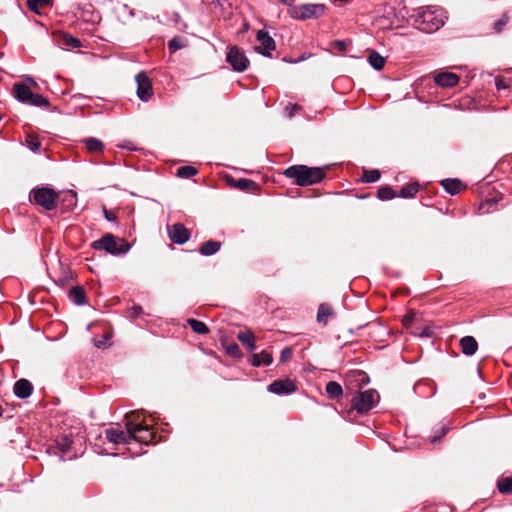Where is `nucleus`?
<instances>
[{
	"instance_id": "1",
	"label": "nucleus",
	"mask_w": 512,
	"mask_h": 512,
	"mask_svg": "<svg viewBox=\"0 0 512 512\" xmlns=\"http://www.w3.org/2000/svg\"><path fill=\"white\" fill-rule=\"evenodd\" d=\"M283 175L298 186H310L320 183L325 178L326 167L292 165L284 170Z\"/></svg>"
},
{
	"instance_id": "2",
	"label": "nucleus",
	"mask_w": 512,
	"mask_h": 512,
	"mask_svg": "<svg viewBox=\"0 0 512 512\" xmlns=\"http://www.w3.org/2000/svg\"><path fill=\"white\" fill-rule=\"evenodd\" d=\"M446 19L445 11L442 8L428 6L419 9L414 18V25L425 33H432L442 27Z\"/></svg>"
},
{
	"instance_id": "3",
	"label": "nucleus",
	"mask_w": 512,
	"mask_h": 512,
	"mask_svg": "<svg viewBox=\"0 0 512 512\" xmlns=\"http://www.w3.org/2000/svg\"><path fill=\"white\" fill-rule=\"evenodd\" d=\"M91 247L94 250H103L114 256L124 255L130 250V245L126 240L117 238L110 233L105 234L100 239L92 242Z\"/></svg>"
},
{
	"instance_id": "4",
	"label": "nucleus",
	"mask_w": 512,
	"mask_h": 512,
	"mask_svg": "<svg viewBox=\"0 0 512 512\" xmlns=\"http://www.w3.org/2000/svg\"><path fill=\"white\" fill-rule=\"evenodd\" d=\"M55 445L63 460H71L83 453V440L81 437L72 438L63 434L55 440Z\"/></svg>"
},
{
	"instance_id": "5",
	"label": "nucleus",
	"mask_w": 512,
	"mask_h": 512,
	"mask_svg": "<svg viewBox=\"0 0 512 512\" xmlns=\"http://www.w3.org/2000/svg\"><path fill=\"white\" fill-rule=\"evenodd\" d=\"M13 96L24 104L35 107H48L49 100L40 94L33 93L24 83H15L12 88Z\"/></svg>"
},
{
	"instance_id": "6",
	"label": "nucleus",
	"mask_w": 512,
	"mask_h": 512,
	"mask_svg": "<svg viewBox=\"0 0 512 512\" xmlns=\"http://www.w3.org/2000/svg\"><path fill=\"white\" fill-rule=\"evenodd\" d=\"M58 198V193L50 187H36L30 192V200L47 211L56 208Z\"/></svg>"
},
{
	"instance_id": "7",
	"label": "nucleus",
	"mask_w": 512,
	"mask_h": 512,
	"mask_svg": "<svg viewBox=\"0 0 512 512\" xmlns=\"http://www.w3.org/2000/svg\"><path fill=\"white\" fill-rule=\"evenodd\" d=\"M126 427L130 431L131 442L148 445L155 437L154 431L147 424L128 420Z\"/></svg>"
},
{
	"instance_id": "8",
	"label": "nucleus",
	"mask_w": 512,
	"mask_h": 512,
	"mask_svg": "<svg viewBox=\"0 0 512 512\" xmlns=\"http://www.w3.org/2000/svg\"><path fill=\"white\" fill-rule=\"evenodd\" d=\"M325 9L326 6L324 4H303L294 6L290 10V15L297 20L318 18L325 13Z\"/></svg>"
},
{
	"instance_id": "9",
	"label": "nucleus",
	"mask_w": 512,
	"mask_h": 512,
	"mask_svg": "<svg viewBox=\"0 0 512 512\" xmlns=\"http://www.w3.org/2000/svg\"><path fill=\"white\" fill-rule=\"evenodd\" d=\"M375 390L359 392L352 398V406L358 413H365L371 410L378 399Z\"/></svg>"
},
{
	"instance_id": "10",
	"label": "nucleus",
	"mask_w": 512,
	"mask_h": 512,
	"mask_svg": "<svg viewBox=\"0 0 512 512\" xmlns=\"http://www.w3.org/2000/svg\"><path fill=\"white\" fill-rule=\"evenodd\" d=\"M226 60L232 66L233 70L237 72L245 71L249 65V59L237 46H232L228 49Z\"/></svg>"
},
{
	"instance_id": "11",
	"label": "nucleus",
	"mask_w": 512,
	"mask_h": 512,
	"mask_svg": "<svg viewBox=\"0 0 512 512\" xmlns=\"http://www.w3.org/2000/svg\"><path fill=\"white\" fill-rule=\"evenodd\" d=\"M105 438L113 444H131V435L130 431L126 428V431L121 429L120 427L117 428H108L105 430Z\"/></svg>"
},
{
	"instance_id": "12",
	"label": "nucleus",
	"mask_w": 512,
	"mask_h": 512,
	"mask_svg": "<svg viewBox=\"0 0 512 512\" xmlns=\"http://www.w3.org/2000/svg\"><path fill=\"white\" fill-rule=\"evenodd\" d=\"M257 41L260 43V46L256 48V51L264 56H271V51L275 50L276 43L269 33L265 30H259Z\"/></svg>"
},
{
	"instance_id": "13",
	"label": "nucleus",
	"mask_w": 512,
	"mask_h": 512,
	"mask_svg": "<svg viewBox=\"0 0 512 512\" xmlns=\"http://www.w3.org/2000/svg\"><path fill=\"white\" fill-rule=\"evenodd\" d=\"M137 82V96L142 101H148L152 94V84L149 78L144 73H139L136 75Z\"/></svg>"
},
{
	"instance_id": "14",
	"label": "nucleus",
	"mask_w": 512,
	"mask_h": 512,
	"mask_svg": "<svg viewBox=\"0 0 512 512\" xmlns=\"http://www.w3.org/2000/svg\"><path fill=\"white\" fill-rule=\"evenodd\" d=\"M169 238L178 245L186 243L190 238V231L181 223H175L168 228Z\"/></svg>"
},
{
	"instance_id": "15",
	"label": "nucleus",
	"mask_w": 512,
	"mask_h": 512,
	"mask_svg": "<svg viewBox=\"0 0 512 512\" xmlns=\"http://www.w3.org/2000/svg\"><path fill=\"white\" fill-rule=\"evenodd\" d=\"M268 391L277 394H291L296 391V384L290 379L275 380L268 386Z\"/></svg>"
},
{
	"instance_id": "16",
	"label": "nucleus",
	"mask_w": 512,
	"mask_h": 512,
	"mask_svg": "<svg viewBox=\"0 0 512 512\" xmlns=\"http://www.w3.org/2000/svg\"><path fill=\"white\" fill-rule=\"evenodd\" d=\"M459 79V76L452 72H440L434 78L435 83L441 87H454Z\"/></svg>"
},
{
	"instance_id": "17",
	"label": "nucleus",
	"mask_w": 512,
	"mask_h": 512,
	"mask_svg": "<svg viewBox=\"0 0 512 512\" xmlns=\"http://www.w3.org/2000/svg\"><path fill=\"white\" fill-rule=\"evenodd\" d=\"M33 392V385L27 379H20L14 384V393L20 399L28 398Z\"/></svg>"
},
{
	"instance_id": "18",
	"label": "nucleus",
	"mask_w": 512,
	"mask_h": 512,
	"mask_svg": "<svg viewBox=\"0 0 512 512\" xmlns=\"http://www.w3.org/2000/svg\"><path fill=\"white\" fill-rule=\"evenodd\" d=\"M461 352L466 356H472L478 349V343L473 336H464L459 341Z\"/></svg>"
},
{
	"instance_id": "19",
	"label": "nucleus",
	"mask_w": 512,
	"mask_h": 512,
	"mask_svg": "<svg viewBox=\"0 0 512 512\" xmlns=\"http://www.w3.org/2000/svg\"><path fill=\"white\" fill-rule=\"evenodd\" d=\"M237 339L246 347L249 352H253L256 349V338L253 332L250 330L240 331L237 335Z\"/></svg>"
},
{
	"instance_id": "20",
	"label": "nucleus",
	"mask_w": 512,
	"mask_h": 512,
	"mask_svg": "<svg viewBox=\"0 0 512 512\" xmlns=\"http://www.w3.org/2000/svg\"><path fill=\"white\" fill-rule=\"evenodd\" d=\"M273 361V357L270 353L263 350L260 353H255L252 356L251 364L254 367L269 366Z\"/></svg>"
},
{
	"instance_id": "21",
	"label": "nucleus",
	"mask_w": 512,
	"mask_h": 512,
	"mask_svg": "<svg viewBox=\"0 0 512 512\" xmlns=\"http://www.w3.org/2000/svg\"><path fill=\"white\" fill-rule=\"evenodd\" d=\"M221 248V242L215 241V240H209L205 243H203L200 248L199 252L203 256H211L216 254Z\"/></svg>"
},
{
	"instance_id": "22",
	"label": "nucleus",
	"mask_w": 512,
	"mask_h": 512,
	"mask_svg": "<svg viewBox=\"0 0 512 512\" xmlns=\"http://www.w3.org/2000/svg\"><path fill=\"white\" fill-rule=\"evenodd\" d=\"M441 185L451 195H456L463 187L462 182L458 179H444L441 181Z\"/></svg>"
},
{
	"instance_id": "23",
	"label": "nucleus",
	"mask_w": 512,
	"mask_h": 512,
	"mask_svg": "<svg viewBox=\"0 0 512 512\" xmlns=\"http://www.w3.org/2000/svg\"><path fill=\"white\" fill-rule=\"evenodd\" d=\"M69 299L77 305H83L86 300V292L84 288L81 286L72 287L69 291Z\"/></svg>"
},
{
	"instance_id": "24",
	"label": "nucleus",
	"mask_w": 512,
	"mask_h": 512,
	"mask_svg": "<svg viewBox=\"0 0 512 512\" xmlns=\"http://www.w3.org/2000/svg\"><path fill=\"white\" fill-rule=\"evenodd\" d=\"M333 315V309L329 304H320L317 312V321L323 325H326L329 317Z\"/></svg>"
},
{
	"instance_id": "25",
	"label": "nucleus",
	"mask_w": 512,
	"mask_h": 512,
	"mask_svg": "<svg viewBox=\"0 0 512 512\" xmlns=\"http://www.w3.org/2000/svg\"><path fill=\"white\" fill-rule=\"evenodd\" d=\"M368 62L375 70L380 71L384 68L386 60L378 52L371 51L368 56Z\"/></svg>"
},
{
	"instance_id": "26",
	"label": "nucleus",
	"mask_w": 512,
	"mask_h": 512,
	"mask_svg": "<svg viewBox=\"0 0 512 512\" xmlns=\"http://www.w3.org/2000/svg\"><path fill=\"white\" fill-rule=\"evenodd\" d=\"M419 191V184L417 182H411L404 187H402L399 191V194L397 196H400L402 198H412L414 197L417 192Z\"/></svg>"
},
{
	"instance_id": "27",
	"label": "nucleus",
	"mask_w": 512,
	"mask_h": 512,
	"mask_svg": "<svg viewBox=\"0 0 512 512\" xmlns=\"http://www.w3.org/2000/svg\"><path fill=\"white\" fill-rule=\"evenodd\" d=\"M326 393L330 399H337L343 394V389L338 382L330 381L326 384Z\"/></svg>"
},
{
	"instance_id": "28",
	"label": "nucleus",
	"mask_w": 512,
	"mask_h": 512,
	"mask_svg": "<svg viewBox=\"0 0 512 512\" xmlns=\"http://www.w3.org/2000/svg\"><path fill=\"white\" fill-rule=\"evenodd\" d=\"M83 142L89 152H101L104 149V144L97 138H86Z\"/></svg>"
},
{
	"instance_id": "29",
	"label": "nucleus",
	"mask_w": 512,
	"mask_h": 512,
	"mask_svg": "<svg viewBox=\"0 0 512 512\" xmlns=\"http://www.w3.org/2000/svg\"><path fill=\"white\" fill-rule=\"evenodd\" d=\"M188 324L189 326L191 327V329L197 333V334H207L209 332V329L207 327V325L200 321V320H197V319H188Z\"/></svg>"
},
{
	"instance_id": "30",
	"label": "nucleus",
	"mask_w": 512,
	"mask_h": 512,
	"mask_svg": "<svg viewBox=\"0 0 512 512\" xmlns=\"http://www.w3.org/2000/svg\"><path fill=\"white\" fill-rule=\"evenodd\" d=\"M497 487L500 493L509 494L512 492V477H504L498 480Z\"/></svg>"
},
{
	"instance_id": "31",
	"label": "nucleus",
	"mask_w": 512,
	"mask_h": 512,
	"mask_svg": "<svg viewBox=\"0 0 512 512\" xmlns=\"http://www.w3.org/2000/svg\"><path fill=\"white\" fill-rule=\"evenodd\" d=\"M197 173V168L190 165L181 166L177 169V176L181 178H191L195 176Z\"/></svg>"
},
{
	"instance_id": "32",
	"label": "nucleus",
	"mask_w": 512,
	"mask_h": 512,
	"mask_svg": "<svg viewBox=\"0 0 512 512\" xmlns=\"http://www.w3.org/2000/svg\"><path fill=\"white\" fill-rule=\"evenodd\" d=\"M396 196H397V194L395 193V191L392 188L387 187V186L381 187L377 191V197L383 201L393 199Z\"/></svg>"
},
{
	"instance_id": "33",
	"label": "nucleus",
	"mask_w": 512,
	"mask_h": 512,
	"mask_svg": "<svg viewBox=\"0 0 512 512\" xmlns=\"http://www.w3.org/2000/svg\"><path fill=\"white\" fill-rule=\"evenodd\" d=\"M28 7L33 12H38L40 8L50 6L52 0H28Z\"/></svg>"
},
{
	"instance_id": "34",
	"label": "nucleus",
	"mask_w": 512,
	"mask_h": 512,
	"mask_svg": "<svg viewBox=\"0 0 512 512\" xmlns=\"http://www.w3.org/2000/svg\"><path fill=\"white\" fill-rule=\"evenodd\" d=\"M62 42L64 45L70 48H80L82 46L81 41L78 38L68 33H64L62 35Z\"/></svg>"
},
{
	"instance_id": "35",
	"label": "nucleus",
	"mask_w": 512,
	"mask_h": 512,
	"mask_svg": "<svg viewBox=\"0 0 512 512\" xmlns=\"http://www.w3.org/2000/svg\"><path fill=\"white\" fill-rule=\"evenodd\" d=\"M380 179V172L377 169L364 170L362 180L366 183H374Z\"/></svg>"
},
{
	"instance_id": "36",
	"label": "nucleus",
	"mask_w": 512,
	"mask_h": 512,
	"mask_svg": "<svg viewBox=\"0 0 512 512\" xmlns=\"http://www.w3.org/2000/svg\"><path fill=\"white\" fill-rule=\"evenodd\" d=\"M254 185H255V182L253 180L246 179V178L238 179L235 182V187H237V188H239L240 190H243V191L249 190Z\"/></svg>"
},
{
	"instance_id": "37",
	"label": "nucleus",
	"mask_w": 512,
	"mask_h": 512,
	"mask_svg": "<svg viewBox=\"0 0 512 512\" xmlns=\"http://www.w3.org/2000/svg\"><path fill=\"white\" fill-rule=\"evenodd\" d=\"M184 46V41L182 37H174L168 44L169 50L171 53L176 52Z\"/></svg>"
},
{
	"instance_id": "38",
	"label": "nucleus",
	"mask_w": 512,
	"mask_h": 512,
	"mask_svg": "<svg viewBox=\"0 0 512 512\" xmlns=\"http://www.w3.org/2000/svg\"><path fill=\"white\" fill-rule=\"evenodd\" d=\"M27 146L29 149L33 152H36L40 149L41 143L39 142L37 137L34 136H28L26 139Z\"/></svg>"
},
{
	"instance_id": "39",
	"label": "nucleus",
	"mask_w": 512,
	"mask_h": 512,
	"mask_svg": "<svg viewBox=\"0 0 512 512\" xmlns=\"http://www.w3.org/2000/svg\"><path fill=\"white\" fill-rule=\"evenodd\" d=\"M331 48L338 52H345L347 49V43L343 40H335L331 43Z\"/></svg>"
},
{
	"instance_id": "40",
	"label": "nucleus",
	"mask_w": 512,
	"mask_h": 512,
	"mask_svg": "<svg viewBox=\"0 0 512 512\" xmlns=\"http://www.w3.org/2000/svg\"><path fill=\"white\" fill-rule=\"evenodd\" d=\"M226 352H227V354H229L230 356H233V357H238L241 355L240 348L236 343H232V344L228 345L226 348Z\"/></svg>"
},
{
	"instance_id": "41",
	"label": "nucleus",
	"mask_w": 512,
	"mask_h": 512,
	"mask_svg": "<svg viewBox=\"0 0 512 512\" xmlns=\"http://www.w3.org/2000/svg\"><path fill=\"white\" fill-rule=\"evenodd\" d=\"M508 22V16L507 15H503L498 21L495 22L494 24V29L497 33L501 32L504 28V26L507 24Z\"/></svg>"
},
{
	"instance_id": "42",
	"label": "nucleus",
	"mask_w": 512,
	"mask_h": 512,
	"mask_svg": "<svg viewBox=\"0 0 512 512\" xmlns=\"http://www.w3.org/2000/svg\"><path fill=\"white\" fill-rule=\"evenodd\" d=\"M495 85L498 91L507 89L509 87L507 81L503 77H496Z\"/></svg>"
},
{
	"instance_id": "43",
	"label": "nucleus",
	"mask_w": 512,
	"mask_h": 512,
	"mask_svg": "<svg viewBox=\"0 0 512 512\" xmlns=\"http://www.w3.org/2000/svg\"><path fill=\"white\" fill-rule=\"evenodd\" d=\"M298 110H300V106L297 104H289L285 108V111L287 112L289 117H293Z\"/></svg>"
},
{
	"instance_id": "44",
	"label": "nucleus",
	"mask_w": 512,
	"mask_h": 512,
	"mask_svg": "<svg viewBox=\"0 0 512 512\" xmlns=\"http://www.w3.org/2000/svg\"><path fill=\"white\" fill-rule=\"evenodd\" d=\"M104 217L107 221H110V222H113L116 220V216L112 212L108 211L107 209H104Z\"/></svg>"
},
{
	"instance_id": "45",
	"label": "nucleus",
	"mask_w": 512,
	"mask_h": 512,
	"mask_svg": "<svg viewBox=\"0 0 512 512\" xmlns=\"http://www.w3.org/2000/svg\"><path fill=\"white\" fill-rule=\"evenodd\" d=\"M141 312H142V307H141V306H138V305H137V306H133V307L131 308V316H132V317H137V316H139V315L141 314Z\"/></svg>"
},
{
	"instance_id": "46",
	"label": "nucleus",
	"mask_w": 512,
	"mask_h": 512,
	"mask_svg": "<svg viewBox=\"0 0 512 512\" xmlns=\"http://www.w3.org/2000/svg\"><path fill=\"white\" fill-rule=\"evenodd\" d=\"M292 354V350L290 348H285L281 353V360L285 361L288 359Z\"/></svg>"
},
{
	"instance_id": "47",
	"label": "nucleus",
	"mask_w": 512,
	"mask_h": 512,
	"mask_svg": "<svg viewBox=\"0 0 512 512\" xmlns=\"http://www.w3.org/2000/svg\"><path fill=\"white\" fill-rule=\"evenodd\" d=\"M412 320V316L406 315L403 319L404 324H408Z\"/></svg>"
},
{
	"instance_id": "48",
	"label": "nucleus",
	"mask_w": 512,
	"mask_h": 512,
	"mask_svg": "<svg viewBox=\"0 0 512 512\" xmlns=\"http://www.w3.org/2000/svg\"><path fill=\"white\" fill-rule=\"evenodd\" d=\"M280 2L286 4V5H292L295 0H279Z\"/></svg>"
},
{
	"instance_id": "49",
	"label": "nucleus",
	"mask_w": 512,
	"mask_h": 512,
	"mask_svg": "<svg viewBox=\"0 0 512 512\" xmlns=\"http://www.w3.org/2000/svg\"><path fill=\"white\" fill-rule=\"evenodd\" d=\"M495 204V202L493 200H486L485 204L484 205H487L489 207L493 206Z\"/></svg>"
},
{
	"instance_id": "50",
	"label": "nucleus",
	"mask_w": 512,
	"mask_h": 512,
	"mask_svg": "<svg viewBox=\"0 0 512 512\" xmlns=\"http://www.w3.org/2000/svg\"><path fill=\"white\" fill-rule=\"evenodd\" d=\"M26 80L29 81V83L36 85V82L31 77H27Z\"/></svg>"
},
{
	"instance_id": "51",
	"label": "nucleus",
	"mask_w": 512,
	"mask_h": 512,
	"mask_svg": "<svg viewBox=\"0 0 512 512\" xmlns=\"http://www.w3.org/2000/svg\"><path fill=\"white\" fill-rule=\"evenodd\" d=\"M441 430H442V435H445V433L447 432L448 428L442 427Z\"/></svg>"
},
{
	"instance_id": "52",
	"label": "nucleus",
	"mask_w": 512,
	"mask_h": 512,
	"mask_svg": "<svg viewBox=\"0 0 512 512\" xmlns=\"http://www.w3.org/2000/svg\"><path fill=\"white\" fill-rule=\"evenodd\" d=\"M335 2H347L348 0H334Z\"/></svg>"
},
{
	"instance_id": "53",
	"label": "nucleus",
	"mask_w": 512,
	"mask_h": 512,
	"mask_svg": "<svg viewBox=\"0 0 512 512\" xmlns=\"http://www.w3.org/2000/svg\"><path fill=\"white\" fill-rule=\"evenodd\" d=\"M436 441H438V439L436 437L431 439V442H436Z\"/></svg>"
},
{
	"instance_id": "54",
	"label": "nucleus",
	"mask_w": 512,
	"mask_h": 512,
	"mask_svg": "<svg viewBox=\"0 0 512 512\" xmlns=\"http://www.w3.org/2000/svg\"><path fill=\"white\" fill-rule=\"evenodd\" d=\"M72 198H73V199H74V198H76V193H73V194H72Z\"/></svg>"
}]
</instances>
